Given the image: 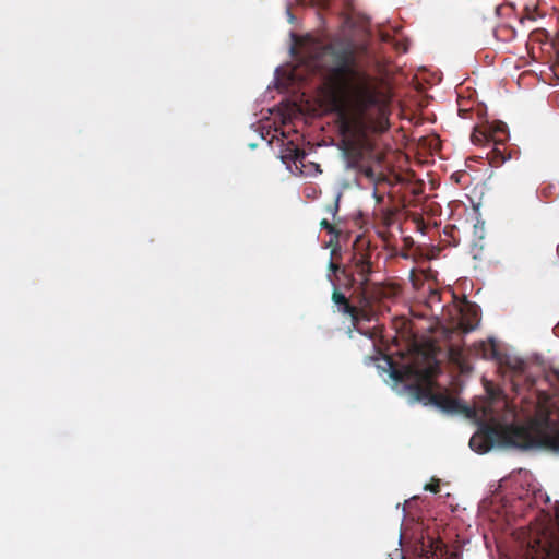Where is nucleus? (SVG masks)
<instances>
[{
	"mask_svg": "<svg viewBox=\"0 0 559 559\" xmlns=\"http://www.w3.org/2000/svg\"><path fill=\"white\" fill-rule=\"evenodd\" d=\"M309 36L298 45L307 58L325 73L323 100L336 115L341 133L354 144L362 145L370 132L389 128V97L377 79L357 66L354 52L332 45L311 43Z\"/></svg>",
	"mask_w": 559,
	"mask_h": 559,
	"instance_id": "nucleus-1",
	"label": "nucleus"
},
{
	"mask_svg": "<svg viewBox=\"0 0 559 559\" xmlns=\"http://www.w3.org/2000/svg\"><path fill=\"white\" fill-rule=\"evenodd\" d=\"M389 365L392 379L397 382H414L411 388L417 401L433 404L448 413H456L462 409L455 397L443 393H433V378L439 371V365L431 353L416 348L412 361L402 367L392 361H389Z\"/></svg>",
	"mask_w": 559,
	"mask_h": 559,
	"instance_id": "nucleus-2",
	"label": "nucleus"
},
{
	"mask_svg": "<svg viewBox=\"0 0 559 559\" xmlns=\"http://www.w3.org/2000/svg\"><path fill=\"white\" fill-rule=\"evenodd\" d=\"M469 447L480 454L493 447L521 450L547 448L558 451L559 432L549 435L536 421L528 425H493L474 435L469 440Z\"/></svg>",
	"mask_w": 559,
	"mask_h": 559,
	"instance_id": "nucleus-3",
	"label": "nucleus"
},
{
	"mask_svg": "<svg viewBox=\"0 0 559 559\" xmlns=\"http://www.w3.org/2000/svg\"><path fill=\"white\" fill-rule=\"evenodd\" d=\"M357 241V248L347 264L348 273L342 286L346 290H352V296L358 304L366 306L370 300L381 308L386 300L395 298L399 293L397 288L393 285L371 281L373 267L370 252L362 249L364 241Z\"/></svg>",
	"mask_w": 559,
	"mask_h": 559,
	"instance_id": "nucleus-4",
	"label": "nucleus"
},
{
	"mask_svg": "<svg viewBox=\"0 0 559 559\" xmlns=\"http://www.w3.org/2000/svg\"><path fill=\"white\" fill-rule=\"evenodd\" d=\"M328 281L332 284L333 290L331 299L337 308V312L343 316H348L352 321V325L358 330V325L361 321H371L376 318L378 312L381 310L380 307L368 300L365 306L362 304H353L350 299L340 289V286L335 283L330 274L326 275Z\"/></svg>",
	"mask_w": 559,
	"mask_h": 559,
	"instance_id": "nucleus-5",
	"label": "nucleus"
},
{
	"mask_svg": "<svg viewBox=\"0 0 559 559\" xmlns=\"http://www.w3.org/2000/svg\"><path fill=\"white\" fill-rule=\"evenodd\" d=\"M415 559H444L447 549L444 544L431 535H421L413 543Z\"/></svg>",
	"mask_w": 559,
	"mask_h": 559,
	"instance_id": "nucleus-6",
	"label": "nucleus"
},
{
	"mask_svg": "<svg viewBox=\"0 0 559 559\" xmlns=\"http://www.w3.org/2000/svg\"><path fill=\"white\" fill-rule=\"evenodd\" d=\"M455 313L452 317L454 328L463 333L475 330L479 323L478 309L476 305L465 301L463 305L454 308Z\"/></svg>",
	"mask_w": 559,
	"mask_h": 559,
	"instance_id": "nucleus-7",
	"label": "nucleus"
},
{
	"mask_svg": "<svg viewBox=\"0 0 559 559\" xmlns=\"http://www.w3.org/2000/svg\"><path fill=\"white\" fill-rule=\"evenodd\" d=\"M475 353L483 359L493 360L500 365L504 364L506 360V356L500 352L498 344L493 338L475 344Z\"/></svg>",
	"mask_w": 559,
	"mask_h": 559,
	"instance_id": "nucleus-8",
	"label": "nucleus"
},
{
	"mask_svg": "<svg viewBox=\"0 0 559 559\" xmlns=\"http://www.w3.org/2000/svg\"><path fill=\"white\" fill-rule=\"evenodd\" d=\"M485 128L495 144H503L508 140L509 135L506 123L499 121L492 124H487Z\"/></svg>",
	"mask_w": 559,
	"mask_h": 559,
	"instance_id": "nucleus-9",
	"label": "nucleus"
},
{
	"mask_svg": "<svg viewBox=\"0 0 559 559\" xmlns=\"http://www.w3.org/2000/svg\"><path fill=\"white\" fill-rule=\"evenodd\" d=\"M449 359L455 364L462 372H465L468 369L463 349L461 347L454 345L450 346Z\"/></svg>",
	"mask_w": 559,
	"mask_h": 559,
	"instance_id": "nucleus-10",
	"label": "nucleus"
},
{
	"mask_svg": "<svg viewBox=\"0 0 559 559\" xmlns=\"http://www.w3.org/2000/svg\"><path fill=\"white\" fill-rule=\"evenodd\" d=\"M488 131L484 127H475L473 133L471 134V140L474 144H480L484 142H492L491 138L488 135Z\"/></svg>",
	"mask_w": 559,
	"mask_h": 559,
	"instance_id": "nucleus-11",
	"label": "nucleus"
},
{
	"mask_svg": "<svg viewBox=\"0 0 559 559\" xmlns=\"http://www.w3.org/2000/svg\"><path fill=\"white\" fill-rule=\"evenodd\" d=\"M329 271L331 272L329 274L336 282V280H338V274L342 275L344 278L346 277V274L348 273V267L347 265H340L333 262V260H330Z\"/></svg>",
	"mask_w": 559,
	"mask_h": 559,
	"instance_id": "nucleus-12",
	"label": "nucleus"
},
{
	"mask_svg": "<svg viewBox=\"0 0 559 559\" xmlns=\"http://www.w3.org/2000/svg\"><path fill=\"white\" fill-rule=\"evenodd\" d=\"M320 226L322 229H325L329 234L334 235V238L338 240L341 231L336 229L335 225L332 224L329 219L323 218L320 222Z\"/></svg>",
	"mask_w": 559,
	"mask_h": 559,
	"instance_id": "nucleus-13",
	"label": "nucleus"
},
{
	"mask_svg": "<svg viewBox=\"0 0 559 559\" xmlns=\"http://www.w3.org/2000/svg\"><path fill=\"white\" fill-rule=\"evenodd\" d=\"M340 198H341V195L338 194L336 197L335 201L332 204H329L325 207V211L332 216L333 221L336 219V215H337V212H338V209H340V206H338Z\"/></svg>",
	"mask_w": 559,
	"mask_h": 559,
	"instance_id": "nucleus-14",
	"label": "nucleus"
},
{
	"mask_svg": "<svg viewBox=\"0 0 559 559\" xmlns=\"http://www.w3.org/2000/svg\"><path fill=\"white\" fill-rule=\"evenodd\" d=\"M425 490H428L432 493H438L440 491V480L433 478L431 483L425 486Z\"/></svg>",
	"mask_w": 559,
	"mask_h": 559,
	"instance_id": "nucleus-15",
	"label": "nucleus"
},
{
	"mask_svg": "<svg viewBox=\"0 0 559 559\" xmlns=\"http://www.w3.org/2000/svg\"><path fill=\"white\" fill-rule=\"evenodd\" d=\"M510 368L513 369L516 372H523L524 370V362L522 360H511L510 359Z\"/></svg>",
	"mask_w": 559,
	"mask_h": 559,
	"instance_id": "nucleus-16",
	"label": "nucleus"
},
{
	"mask_svg": "<svg viewBox=\"0 0 559 559\" xmlns=\"http://www.w3.org/2000/svg\"><path fill=\"white\" fill-rule=\"evenodd\" d=\"M548 559H559V542L558 545L551 547L550 551L547 554Z\"/></svg>",
	"mask_w": 559,
	"mask_h": 559,
	"instance_id": "nucleus-17",
	"label": "nucleus"
},
{
	"mask_svg": "<svg viewBox=\"0 0 559 559\" xmlns=\"http://www.w3.org/2000/svg\"><path fill=\"white\" fill-rule=\"evenodd\" d=\"M313 5L325 9L329 5L330 0H309Z\"/></svg>",
	"mask_w": 559,
	"mask_h": 559,
	"instance_id": "nucleus-18",
	"label": "nucleus"
},
{
	"mask_svg": "<svg viewBox=\"0 0 559 559\" xmlns=\"http://www.w3.org/2000/svg\"><path fill=\"white\" fill-rule=\"evenodd\" d=\"M391 35L389 33L380 32V39L384 43L391 41Z\"/></svg>",
	"mask_w": 559,
	"mask_h": 559,
	"instance_id": "nucleus-19",
	"label": "nucleus"
},
{
	"mask_svg": "<svg viewBox=\"0 0 559 559\" xmlns=\"http://www.w3.org/2000/svg\"><path fill=\"white\" fill-rule=\"evenodd\" d=\"M493 153L496 154L497 157L499 156V159H500L499 162H503L504 160V157H503L502 153L498 148H495Z\"/></svg>",
	"mask_w": 559,
	"mask_h": 559,
	"instance_id": "nucleus-20",
	"label": "nucleus"
},
{
	"mask_svg": "<svg viewBox=\"0 0 559 559\" xmlns=\"http://www.w3.org/2000/svg\"><path fill=\"white\" fill-rule=\"evenodd\" d=\"M467 112H468V110H466V109H459V115L462 118H466L467 117Z\"/></svg>",
	"mask_w": 559,
	"mask_h": 559,
	"instance_id": "nucleus-21",
	"label": "nucleus"
},
{
	"mask_svg": "<svg viewBox=\"0 0 559 559\" xmlns=\"http://www.w3.org/2000/svg\"><path fill=\"white\" fill-rule=\"evenodd\" d=\"M366 175L371 176L372 175V169H368V171H366Z\"/></svg>",
	"mask_w": 559,
	"mask_h": 559,
	"instance_id": "nucleus-22",
	"label": "nucleus"
}]
</instances>
